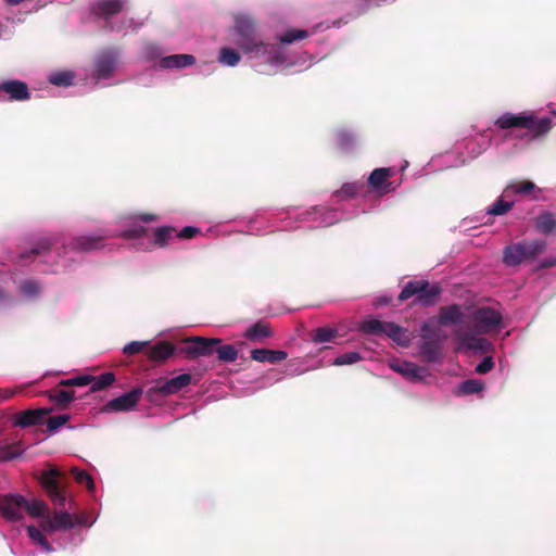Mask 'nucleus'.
<instances>
[{
	"instance_id": "obj_46",
	"label": "nucleus",
	"mask_w": 556,
	"mask_h": 556,
	"mask_svg": "<svg viewBox=\"0 0 556 556\" xmlns=\"http://www.w3.org/2000/svg\"><path fill=\"white\" fill-rule=\"evenodd\" d=\"M438 331L439 330L430 321H426L420 328V337L422 340H438Z\"/></svg>"
},
{
	"instance_id": "obj_3",
	"label": "nucleus",
	"mask_w": 556,
	"mask_h": 556,
	"mask_svg": "<svg viewBox=\"0 0 556 556\" xmlns=\"http://www.w3.org/2000/svg\"><path fill=\"white\" fill-rule=\"evenodd\" d=\"M495 126L500 129L525 128L534 137L545 135L552 128V119L549 117L536 118L533 114L505 113L495 121Z\"/></svg>"
},
{
	"instance_id": "obj_35",
	"label": "nucleus",
	"mask_w": 556,
	"mask_h": 556,
	"mask_svg": "<svg viewBox=\"0 0 556 556\" xmlns=\"http://www.w3.org/2000/svg\"><path fill=\"white\" fill-rule=\"evenodd\" d=\"M383 324L379 319H368L361 324L359 330L366 334L379 336L382 334Z\"/></svg>"
},
{
	"instance_id": "obj_14",
	"label": "nucleus",
	"mask_w": 556,
	"mask_h": 556,
	"mask_svg": "<svg viewBox=\"0 0 556 556\" xmlns=\"http://www.w3.org/2000/svg\"><path fill=\"white\" fill-rule=\"evenodd\" d=\"M0 91L8 93L12 101H25L30 98L28 86L22 80H4L0 83Z\"/></svg>"
},
{
	"instance_id": "obj_26",
	"label": "nucleus",
	"mask_w": 556,
	"mask_h": 556,
	"mask_svg": "<svg viewBox=\"0 0 556 556\" xmlns=\"http://www.w3.org/2000/svg\"><path fill=\"white\" fill-rule=\"evenodd\" d=\"M441 344L438 340H422L419 344V352L427 362H435L439 359Z\"/></svg>"
},
{
	"instance_id": "obj_21",
	"label": "nucleus",
	"mask_w": 556,
	"mask_h": 556,
	"mask_svg": "<svg viewBox=\"0 0 556 556\" xmlns=\"http://www.w3.org/2000/svg\"><path fill=\"white\" fill-rule=\"evenodd\" d=\"M288 354L281 350L254 349L251 351V358L261 363L277 364L287 358Z\"/></svg>"
},
{
	"instance_id": "obj_37",
	"label": "nucleus",
	"mask_w": 556,
	"mask_h": 556,
	"mask_svg": "<svg viewBox=\"0 0 556 556\" xmlns=\"http://www.w3.org/2000/svg\"><path fill=\"white\" fill-rule=\"evenodd\" d=\"M75 75L70 71H62L52 74L49 77V81L54 86H71L73 84Z\"/></svg>"
},
{
	"instance_id": "obj_31",
	"label": "nucleus",
	"mask_w": 556,
	"mask_h": 556,
	"mask_svg": "<svg viewBox=\"0 0 556 556\" xmlns=\"http://www.w3.org/2000/svg\"><path fill=\"white\" fill-rule=\"evenodd\" d=\"M219 62L228 66H236L241 60V55L231 48H222L219 51Z\"/></svg>"
},
{
	"instance_id": "obj_27",
	"label": "nucleus",
	"mask_w": 556,
	"mask_h": 556,
	"mask_svg": "<svg viewBox=\"0 0 556 556\" xmlns=\"http://www.w3.org/2000/svg\"><path fill=\"white\" fill-rule=\"evenodd\" d=\"M536 229L545 235L556 231V217L553 213L542 212L535 219Z\"/></svg>"
},
{
	"instance_id": "obj_44",
	"label": "nucleus",
	"mask_w": 556,
	"mask_h": 556,
	"mask_svg": "<svg viewBox=\"0 0 556 556\" xmlns=\"http://www.w3.org/2000/svg\"><path fill=\"white\" fill-rule=\"evenodd\" d=\"M148 345L149 341H131L124 346L123 352L127 355H134L140 352L147 353Z\"/></svg>"
},
{
	"instance_id": "obj_58",
	"label": "nucleus",
	"mask_w": 556,
	"mask_h": 556,
	"mask_svg": "<svg viewBox=\"0 0 556 556\" xmlns=\"http://www.w3.org/2000/svg\"><path fill=\"white\" fill-rule=\"evenodd\" d=\"M12 393H5V395L3 396L4 399H9L11 396Z\"/></svg>"
},
{
	"instance_id": "obj_1",
	"label": "nucleus",
	"mask_w": 556,
	"mask_h": 556,
	"mask_svg": "<svg viewBox=\"0 0 556 556\" xmlns=\"http://www.w3.org/2000/svg\"><path fill=\"white\" fill-rule=\"evenodd\" d=\"M233 22L235 43L243 53L258 58L275 52L273 45L263 41L252 16L239 13L233 16Z\"/></svg>"
},
{
	"instance_id": "obj_7",
	"label": "nucleus",
	"mask_w": 556,
	"mask_h": 556,
	"mask_svg": "<svg viewBox=\"0 0 556 556\" xmlns=\"http://www.w3.org/2000/svg\"><path fill=\"white\" fill-rule=\"evenodd\" d=\"M94 519H89L86 515L74 516L67 511H55L52 517H47L41 521V528L45 531L53 532L61 529H71L77 525L91 526Z\"/></svg>"
},
{
	"instance_id": "obj_56",
	"label": "nucleus",
	"mask_w": 556,
	"mask_h": 556,
	"mask_svg": "<svg viewBox=\"0 0 556 556\" xmlns=\"http://www.w3.org/2000/svg\"><path fill=\"white\" fill-rule=\"evenodd\" d=\"M340 141H341V144H342V146H345V144H348V143L350 142V138H349V136H348V135L342 134V135L340 136Z\"/></svg>"
},
{
	"instance_id": "obj_17",
	"label": "nucleus",
	"mask_w": 556,
	"mask_h": 556,
	"mask_svg": "<svg viewBox=\"0 0 556 556\" xmlns=\"http://www.w3.org/2000/svg\"><path fill=\"white\" fill-rule=\"evenodd\" d=\"M124 9V0H100L91 8V13L96 16L109 18L118 14Z\"/></svg>"
},
{
	"instance_id": "obj_15",
	"label": "nucleus",
	"mask_w": 556,
	"mask_h": 556,
	"mask_svg": "<svg viewBox=\"0 0 556 556\" xmlns=\"http://www.w3.org/2000/svg\"><path fill=\"white\" fill-rule=\"evenodd\" d=\"M539 191L540 189L534 182L530 180H517L507 185V187L504 189V195L510 197L513 194H518L521 197H529L532 200H536L539 199Z\"/></svg>"
},
{
	"instance_id": "obj_9",
	"label": "nucleus",
	"mask_w": 556,
	"mask_h": 556,
	"mask_svg": "<svg viewBox=\"0 0 556 556\" xmlns=\"http://www.w3.org/2000/svg\"><path fill=\"white\" fill-rule=\"evenodd\" d=\"M53 412L52 407H40L34 409H26L16 413L12 416V425L14 427L27 428L31 426L43 425L45 419L48 415Z\"/></svg>"
},
{
	"instance_id": "obj_18",
	"label": "nucleus",
	"mask_w": 556,
	"mask_h": 556,
	"mask_svg": "<svg viewBox=\"0 0 556 556\" xmlns=\"http://www.w3.org/2000/svg\"><path fill=\"white\" fill-rule=\"evenodd\" d=\"M392 176V169L387 167L376 168L368 177L370 188L381 192H389L391 182L389 178Z\"/></svg>"
},
{
	"instance_id": "obj_45",
	"label": "nucleus",
	"mask_w": 556,
	"mask_h": 556,
	"mask_svg": "<svg viewBox=\"0 0 556 556\" xmlns=\"http://www.w3.org/2000/svg\"><path fill=\"white\" fill-rule=\"evenodd\" d=\"M482 389H483V383L476 379L465 380L460 384V391L464 394H475V393L480 392Z\"/></svg>"
},
{
	"instance_id": "obj_13",
	"label": "nucleus",
	"mask_w": 556,
	"mask_h": 556,
	"mask_svg": "<svg viewBox=\"0 0 556 556\" xmlns=\"http://www.w3.org/2000/svg\"><path fill=\"white\" fill-rule=\"evenodd\" d=\"M175 351L176 346L172 342L162 340L154 344L149 343L147 356L155 364H163L175 354Z\"/></svg>"
},
{
	"instance_id": "obj_49",
	"label": "nucleus",
	"mask_w": 556,
	"mask_h": 556,
	"mask_svg": "<svg viewBox=\"0 0 556 556\" xmlns=\"http://www.w3.org/2000/svg\"><path fill=\"white\" fill-rule=\"evenodd\" d=\"M494 367V362L491 356H485L477 366L476 372L480 375L488 374Z\"/></svg>"
},
{
	"instance_id": "obj_25",
	"label": "nucleus",
	"mask_w": 556,
	"mask_h": 556,
	"mask_svg": "<svg viewBox=\"0 0 556 556\" xmlns=\"http://www.w3.org/2000/svg\"><path fill=\"white\" fill-rule=\"evenodd\" d=\"M392 368L402 374L405 377L412 378L414 380H421L427 375V369L425 367L418 366L410 362H404L396 366H392Z\"/></svg>"
},
{
	"instance_id": "obj_50",
	"label": "nucleus",
	"mask_w": 556,
	"mask_h": 556,
	"mask_svg": "<svg viewBox=\"0 0 556 556\" xmlns=\"http://www.w3.org/2000/svg\"><path fill=\"white\" fill-rule=\"evenodd\" d=\"M146 233V228L143 226H134L122 232V237L125 239H136L140 238Z\"/></svg>"
},
{
	"instance_id": "obj_53",
	"label": "nucleus",
	"mask_w": 556,
	"mask_h": 556,
	"mask_svg": "<svg viewBox=\"0 0 556 556\" xmlns=\"http://www.w3.org/2000/svg\"><path fill=\"white\" fill-rule=\"evenodd\" d=\"M138 219H140L143 223H152L157 219V216L155 214L144 213V214L139 215Z\"/></svg>"
},
{
	"instance_id": "obj_11",
	"label": "nucleus",
	"mask_w": 556,
	"mask_h": 556,
	"mask_svg": "<svg viewBox=\"0 0 556 556\" xmlns=\"http://www.w3.org/2000/svg\"><path fill=\"white\" fill-rule=\"evenodd\" d=\"M143 393L142 388L138 387L131 391L115 397L106 403L104 406L105 412H127L132 409L141 399Z\"/></svg>"
},
{
	"instance_id": "obj_6",
	"label": "nucleus",
	"mask_w": 556,
	"mask_h": 556,
	"mask_svg": "<svg viewBox=\"0 0 556 556\" xmlns=\"http://www.w3.org/2000/svg\"><path fill=\"white\" fill-rule=\"evenodd\" d=\"M222 342L223 340L219 338L189 337L184 340L180 353L185 354L188 359L208 357L215 354L216 344Z\"/></svg>"
},
{
	"instance_id": "obj_29",
	"label": "nucleus",
	"mask_w": 556,
	"mask_h": 556,
	"mask_svg": "<svg viewBox=\"0 0 556 556\" xmlns=\"http://www.w3.org/2000/svg\"><path fill=\"white\" fill-rule=\"evenodd\" d=\"M215 354H217V359L223 363H232L238 357V350L232 344H216Z\"/></svg>"
},
{
	"instance_id": "obj_19",
	"label": "nucleus",
	"mask_w": 556,
	"mask_h": 556,
	"mask_svg": "<svg viewBox=\"0 0 556 556\" xmlns=\"http://www.w3.org/2000/svg\"><path fill=\"white\" fill-rule=\"evenodd\" d=\"M103 236H79L72 240L71 249L77 252H90L103 248Z\"/></svg>"
},
{
	"instance_id": "obj_32",
	"label": "nucleus",
	"mask_w": 556,
	"mask_h": 556,
	"mask_svg": "<svg viewBox=\"0 0 556 556\" xmlns=\"http://www.w3.org/2000/svg\"><path fill=\"white\" fill-rule=\"evenodd\" d=\"M27 532H28V535L31 539V541L35 544L39 545L42 551H45V552H51L52 551L51 545L49 544V542L45 538L43 533L39 529H37L34 526H29L27 528Z\"/></svg>"
},
{
	"instance_id": "obj_34",
	"label": "nucleus",
	"mask_w": 556,
	"mask_h": 556,
	"mask_svg": "<svg viewBox=\"0 0 556 556\" xmlns=\"http://www.w3.org/2000/svg\"><path fill=\"white\" fill-rule=\"evenodd\" d=\"M364 190V184L361 181L348 182L342 186L338 191L339 197L342 198H354L361 194Z\"/></svg>"
},
{
	"instance_id": "obj_42",
	"label": "nucleus",
	"mask_w": 556,
	"mask_h": 556,
	"mask_svg": "<svg viewBox=\"0 0 556 556\" xmlns=\"http://www.w3.org/2000/svg\"><path fill=\"white\" fill-rule=\"evenodd\" d=\"M47 510V506L43 502L33 500L30 502L25 500V511L33 517H39Z\"/></svg>"
},
{
	"instance_id": "obj_2",
	"label": "nucleus",
	"mask_w": 556,
	"mask_h": 556,
	"mask_svg": "<svg viewBox=\"0 0 556 556\" xmlns=\"http://www.w3.org/2000/svg\"><path fill=\"white\" fill-rule=\"evenodd\" d=\"M502 320V315L495 309L488 306L479 307L472 313L473 327L471 329L458 327L454 330V336L469 350H482L485 340L477 338L476 334L491 332L501 325Z\"/></svg>"
},
{
	"instance_id": "obj_33",
	"label": "nucleus",
	"mask_w": 556,
	"mask_h": 556,
	"mask_svg": "<svg viewBox=\"0 0 556 556\" xmlns=\"http://www.w3.org/2000/svg\"><path fill=\"white\" fill-rule=\"evenodd\" d=\"M338 336V330L329 327L317 328L313 334V341L316 343H325L332 341Z\"/></svg>"
},
{
	"instance_id": "obj_12",
	"label": "nucleus",
	"mask_w": 556,
	"mask_h": 556,
	"mask_svg": "<svg viewBox=\"0 0 556 556\" xmlns=\"http://www.w3.org/2000/svg\"><path fill=\"white\" fill-rule=\"evenodd\" d=\"M0 510L9 520H21L25 513V498L21 495H7L0 501Z\"/></svg>"
},
{
	"instance_id": "obj_20",
	"label": "nucleus",
	"mask_w": 556,
	"mask_h": 556,
	"mask_svg": "<svg viewBox=\"0 0 556 556\" xmlns=\"http://www.w3.org/2000/svg\"><path fill=\"white\" fill-rule=\"evenodd\" d=\"M464 319V313L459 305L442 306L439 311L438 323L441 326L458 325Z\"/></svg>"
},
{
	"instance_id": "obj_41",
	"label": "nucleus",
	"mask_w": 556,
	"mask_h": 556,
	"mask_svg": "<svg viewBox=\"0 0 556 556\" xmlns=\"http://www.w3.org/2000/svg\"><path fill=\"white\" fill-rule=\"evenodd\" d=\"M362 359V356L356 351H351L344 354H341L340 356L336 357L333 361V365L336 366H343V365H352L357 363Z\"/></svg>"
},
{
	"instance_id": "obj_40",
	"label": "nucleus",
	"mask_w": 556,
	"mask_h": 556,
	"mask_svg": "<svg viewBox=\"0 0 556 556\" xmlns=\"http://www.w3.org/2000/svg\"><path fill=\"white\" fill-rule=\"evenodd\" d=\"M513 205L514 202L504 201L500 198L488 208V213L491 215H504L511 210Z\"/></svg>"
},
{
	"instance_id": "obj_36",
	"label": "nucleus",
	"mask_w": 556,
	"mask_h": 556,
	"mask_svg": "<svg viewBox=\"0 0 556 556\" xmlns=\"http://www.w3.org/2000/svg\"><path fill=\"white\" fill-rule=\"evenodd\" d=\"M308 37V31L305 29H289L279 36V41L285 45H290L296 40H302Z\"/></svg>"
},
{
	"instance_id": "obj_47",
	"label": "nucleus",
	"mask_w": 556,
	"mask_h": 556,
	"mask_svg": "<svg viewBox=\"0 0 556 556\" xmlns=\"http://www.w3.org/2000/svg\"><path fill=\"white\" fill-rule=\"evenodd\" d=\"M73 475L75 477V479L79 482V483H84L87 485V488L92 492L93 489H94V483L92 481V479L90 478V476L84 471V470H79L77 468H74L73 469Z\"/></svg>"
},
{
	"instance_id": "obj_24",
	"label": "nucleus",
	"mask_w": 556,
	"mask_h": 556,
	"mask_svg": "<svg viewBox=\"0 0 556 556\" xmlns=\"http://www.w3.org/2000/svg\"><path fill=\"white\" fill-rule=\"evenodd\" d=\"M49 400L58 407L59 409L67 408L68 405L74 401L75 393L71 390L65 389H51L46 392Z\"/></svg>"
},
{
	"instance_id": "obj_4",
	"label": "nucleus",
	"mask_w": 556,
	"mask_h": 556,
	"mask_svg": "<svg viewBox=\"0 0 556 556\" xmlns=\"http://www.w3.org/2000/svg\"><path fill=\"white\" fill-rule=\"evenodd\" d=\"M546 242L542 239L520 241L506 245L503 251V262L507 266H517L526 261L534 260L544 252Z\"/></svg>"
},
{
	"instance_id": "obj_10",
	"label": "nucleus",
	"mask_w": 556,
	"mask_h": 556,
	"mask_svg": "<svg viewBox=\"0 0 556 556\" xmlns=\"http://www.w3.org/2000/svg\"><path fill=\"white\" fill-rule=\"evenodd\" d=\"M39 481L56 505H65V495L59 482V471L55 468L43 470Z\"/></svg>"
},
{
	"instance_id": "obj_23",
	"label": "nucleus",
	"mask_w": 556,
	"mask_h": 556,
	"mask_svg": "<svg viewBox=\"0 0 556 556\" xmlns=\"http://www.w3.org/2000/svg\"><path fill=\"white\" fill-rule=\"evenodd\" d=\"M273 334L269 324L265 321H257L253 324L244 332V337L254 342H263L266 338L273 337Z\"/></svg>"
},
{
	"instance_id": "obj_57",
	"label": "nucleus",
	"mask_w": 556,
	"mask_h": 556,
	"mask_svg": "<svg viewBox=\"0 0 556 556\" xmlns=\"http://www.w3.org/2000/svg\"><path fill=\"white\" fill-rule=\"evenodd\" d=\"M556 265V260H549V261H546L543 266L544 267H552V266H555Z\"/></svg>"
},
{
	"instance_id": "obj_22",
	"label": "nucleus",
	"mask_w": 556,
	"mask_h": 556,
	"mask_svg": "<svg viewBox=\"0 0 556 556\" xmlns=\"http://www.w3.org/2000/svg\"><path fill=\"white\" fill-rule=\"evenodd\" d=\"M195 63L192 54H172L160 60V66L163 68H182Z\"/></svg>"
},
{
	"instance_id": "obj_28",
	"label": "nucleus",
	"mask_w": 556,
	"mask_h": 556,
	"mask_svg": "<svg viewBox=\"0 0 556 556\" xmlns=\"http://www.w3.org/2000/svg\"><path fill=\"white\" fill-rule=\"evenodd\" d=\"M174 237H176V229L174 227L161 226L154 230L152 242L159 248H164Z\"/></svg>"
},
{
	"instance_id": "obj_43",
	"label": "nucleus",
	"mask_w": 556,
	"mask_h": 556,
	"mask_svg": "<svg viewBox=\"0 0 556 556\" xmlns=\"http://www.w3.org/2000/svg\"><path fill=\"white\" fill-rule=\"evenodd\" d=\"M92 381V376L83 375L77 376L71 379L62 380L59 386L60 387H85L90 384Z\"/></svg>"
},
{
	"instance_id": "obj_39",
	"label": "nucleus",
	"mask_w": 556,
	"mask_h": 556,
	"mask_svg": "<svg viewBox=\"0 0 556 556\" xmlns=\"http://www.w3.org/2000/svg\"><path fill=\"white\" fill-rule=\"evenodd\" d=\"M70 420V415L61 414L55 416H47L43 425L47 426L49 432H54L60 427L64 426Z\"/></svg>"
},
{
	"instance_id": "obj_38",
	"label": "nucleus",
	"mask_w": 556,
	"mask_h": 556,
	"mask_svg": "<svg viewBox=\"0 0 556 556\" xmlns=\"http://www.w3.org/2000/svg\"><path fill=\"white\" fill-rule=\"evenodd\" d=\"M20 291L24 296L34 299L39 295L41 287L37 281L28 279L20 285Z\"/></svg>"
},
{
	"instance_id": "obj_5",
	"label": "nucleus",
	"mask_w": 556,
	"mask_h": 556,
	"mask_svg": "<svg viewBox=\"0 0 556 556\" xmlns=\"http://www.w3.org/2000/svg\"><path fill=\"white\" fill-rule=\"evenodd\" d=\"M441 293V288L438 285H430L428 280H410L402 289L399 300L401 302L416 295L415 304L425 306L433 305Z\"/></svg>"
},
{
	"instance_id": "obj_51",
	"label": "nucleus",
	"mask_w": 556,
	"mask_h": 556,
	"mask_svg": "<svg viewBox=\"0 0 556 556\" xmlns=\"http://www.w3.org/2000/svg\"><path fill=\"white\" fill-rule=\"evenodd\" d=\"M200 232V229L192 226H186L180 231H176V237L180 239H191Z\"/></svg>"
},
{
	"instance_id": "obj_54",
	"label": "nucleus",
	"mask_w": 556,
	"mask_h": 556,
	"mask_svg": "<svg viewBox=\"0 0 556 556\" xmlns=\"http://www.w3.org/2000/svg\"><path fill=\"white\" fill-rule=\"evenodd\" d=\"M405 334V331L399 326V331H394V334H392L390 338L394 340L395 342L400 343L403 340V337Z\"/></svg>"
},
{
	"instance_id": "obj_16",
	"label": "nucleus",
	"mask_w": 556,
	"mask_h": 556,
	"mask_svg": "<svg viewBox=\"0 0 556 556\" xmlns=\"http://www.w3.org/2000/svg\"><path fill=\"white\" fill-rule=\"evenodd\" d=\"M116 55L112 52H103L98 55L94 63V75L98 79L109 78L116 68Z\"/></svg>"
},
{
	"instance_id": "obj_30",
	"label": "nucleus",
	"mask_w": 556,
	"mask_h": 556,
	"mask_svg": "<svg viewBox=\"0 0 556 556\" xmlns=\"http://www.w3.org/2000/svg\"><path fill=\"white\" fill-rule=\"evenodd\" d=\"M114 381H115V376L113 372H105L99 377L92 376V381L90 383L91 384L90 391L97 392V391L103 390V389L110 387Z\"/></svg>"
},
{
	"instance_id": "obj_59",
	"label": "nucleus",
	"mask_w": 556,
	"mask_h": 556,
	"mask_svg": "<svg viewBox=\"0 0 556 556\" xmlns=\"http://www.w3.org/2000/svg\"><path fill=\"white\" fill-rule=\"evenodd\" d=\"M2 299H3V293H2V291L0 290V300H2Z\"/></svg>"
},
{
	"instance_id": "obj_8",
	"label": "nucleus",
	"mask_w": 556,
	"mask_h": 556,
	"mask_svg": "<svg viewBox=\"0 0 556 556\" xmlns=\"http://www.w3.org/2000/svg\"><path fill=\"white\" fill-rule=\"evenodd\" d=\"M191 381L192 377L190 374H181L167 380L159 379L156 380V384L147 391V396L152 400L156 394L165 396L175 394L184 388L188 387Z\"/></svg>"
},
{
	"instance_id": "obj_48",
	"label": "nucleus",
	"mask_w": 556,
	"mask_h": 556,
	"mask_svg": "<svg viewBox=\"0 0 556 556\" xmlns=\"http://www.w3.org/2000/svg\"><path fill=\"white\" fill-rule=\"evenodd\" d=\"M52 247V241L45 239L39 241L30 251L29 255H39L48 252Z\"/></svg>"
},
{
	"instance_id": "obj_55",
	"label": "nucleus",
	"mask_w": 556,
	"mask_h": 556,
	"mask_svg": "<svg viewBox=\"0 0 556 556\" xmlns=\"http://www.w3.org/2000/svg\"><path fill=\"white\" fill-rule=\"evenodd\" d=\"M21 454H0V462L11 460Z\"/></svg>"
},
{
	"instance_id": "obj_52",
	"label": "nucleus",
	"mask_w": 556,
	"mask_h": 556,
	"mask_svg": "<svg viewBox=\"0 0 556 556\" xmlns=\"http://www.w3.org/2000/svg\"><path fill=\"white\" fill-rule=\"evenodd\" d=\"M394 331H399V325L391 321H384L382 334H387L390 338L392 334H394Z\"/></svg>"
}]
</instances>
